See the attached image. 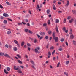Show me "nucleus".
Wrapping results in <instances>:
<instances>
[{"mask_svg": "<svg viewBox=\"0 0 76 76\" xmlns=\"http://www.w3.org/2000/svg\"><path fill=\"white\" fill-rule=\"evenodd\" d=\"M14 69L15 70H18L17 72H18V73H22V72L21 70L19 69V66H18L17 68H16V66H14Z\"/></svg>", "mask_w": 76, "mask_h": 76, "instance_id": "nucleus-1", "label": "nucleus"}, {"mask_svg": "<svg viewBox=\"0 0 76 76\" xmlns=\"http://www.w3.org/2000/svg\"><path fill=\"white\" fill-rule=\"evenodd\" d=\"M30 62L31 63H32V64H33V65L31 66V67H32L33 69H35V67L36 65L35 63H34V61H31Z\"/></svg>", "mask_w": 76, "mask_h": 76, "instance_id": "nucleus-2", "label": "nucleus"}, {"mask_svg": "<svg viewBox=\"0 0 76 76\" xmlns=\"http://www.w3.org/2000/svg\"><path fill=\"white\" fill-rule=\"evenodd\" d=\"M53 39H54L55 41L56 42H57L58 41V37H55L53 38Z\"/></svg>", "mask_w": 76, "mask_h": 76, "instance_id": "nucleus-3", "label": "nucleus"}, {"mask_svg": "<svg viewBox=\"0 0 76 76\" xmlns=\"http://www.w3.org/2000/svg\"><path fill=\"white\" fill-rule=\"evenodd\" d=\"M14 42H15V44H17V45H18V46L19 47V43H18V41H17V40H14Z\"/></svg>", "mask_w": 76, "mask_h": 76, "instance_id": "nucleus-4", "label": "nucleus"}, {"mask_svg": "<svg viewBox=\"0 0 76 76\" xmlns=\"http://www.w3.org/2000/svg\"><path fill=\"white\" fill-rule=\"evenodd\" d=\"M3 16L4 17H9V15L6 13H4L3 14Z\"/></svg>", "mask_w": 76, "mask_h": 76, "instance_id": "nucleus-5", "label": "nucleus"}, {"mask_svg": "<svg viewBox=\"0 0 76 76\" xmlns=\"http://www.w3.org/2000/svg\"><path fill=\"white\" fill-rule=\"evenodd\" d=\"M70 38L71 39H73L74 38V36L73 35V34L71 35L70 36Z\"/></svg>", "mask_w": 76, "mask_h": 76, "instance_id": "nucleus-6", "label": "nucleus"}, {"mask_svg": "<svg viewBox=\"0 0 76 76\" xmlns=\"http://www.w3.org/2000/svg\"><path fill=\"white\" fill-rule=\"evenodd\" d=\"M55 29L57 32H59V31H58V27H57V26H56V28H55Z\"/></svg>", "mask_w": 76, "mask_h": 76, "instance_id": "nucleus-7", "label": "nucleus"}, {"mask_svg": "<svg viewBox=\"0 0 76 76\" xmlns=\"http://www.w3.org/2000/svg\"><path fill=\"white\" fill-rule=\"evenodd\" d=\"M69 1H67V2L66 3V4L65 5V6H66V7H68V6H69Z\"/></svg>", "mask_w": 76, "mask_h": 76, "instance_id": "nucleus-8", "label": "nucleus"}, {"mask_svg": "<svg viewBox=\"0 0 76 76\" xmlns=\"http://www.w3.org/2000/svg\"><path fill=\"white\" fill-rule=\"evenodd\" d=\"M56 34V32H54L52 34V36L53 37V38H55V34Z\"/></svg>", "mask_w": 76, "mask_h": 76, "instance_id": "nucleus-9", "label": "nucleus"}, {"mask_svg": "<svg viewBox=\"0 0 76 76\" xmlns=\"http://www.w3.org/2000/svg\"><path fill=\"white\" fill-rule=\"evenodd\" d=\"M73 19L72 18L71 20H70L69 21V22L70 23H72L73 22Z\"/></svg>", "mask_w": 76, "mask_h": 76, "instance_id": "nucleus-10", "label": "nucleus"}, {"mask_svg": "<svg viewBox=\"0 0 76 76\" xmlns=\"http://www.w3.org/2000/svg\"><path fill=\"white\" fill-rule=\"evenodd\" d=\"M4 56L5 57H10V56L9 55L7 54H5L4 55Z\"/></svg>", "mask_w": 76, "mask_h": 76, "instance_id": "nucleus-11", "label": "nucleus"}, {"mask_svg": "<svg viewBox=\"0 0 76 76\" xmlns=\"http://www.w3.org/2000/svg\"><path fill=\"white\" fill-rule=\"evenodd\" d=\"M53 9L54 10H56V7L55 6V5H54V4H53Z\"/></svg>", "mask_w": 76, "mask_h": 76, "instance_id": "nucleus-12", "label": "nucleus"}, {"mask_svg": "<svg viewBox=\"0 0 76 76\" xmlns=\"http://www.w3.org/2000/svg\"><path fill=\"white\" fill-rule=\"evenodd\" d=\"M24 44H25V42H22L21 44V46H22V47H23Z\"/></svg>", "mask_w": 76, "mask_h": 76, "instance_id": "nucleus-13", "label": "nucleus"}, {"mask_svg": "<svg viewBox=\"0 0 76 76\" xmlns=\"http://www.w3.org/2000/svg\"><path fill=\"white\" fill-rule=\"evenodd\" d=\"M17 56L18 57V58H20L22 57H21V56H20V55H19V54H18L17 55Z\"/></svg>", "mask_w": 76, "mask_h": 76, "instance_id": "nucleus-14", "label": "nucleus"}, {"mask_svg": "<svg viewBox=\"0 0 76 76\" xmlns=\"http://www.w3.org/2000/svg\"><path fill=\"white\" fill-rule=\"evenodd\" d=\"M40 35L42 36L44 35H45V33L44 32H42L40 33Z\"/></svg>", "mask_w": 76, "mask_h": 76, "instance_id": "nucleus-15", "label": "nucleus"}, {"mask_svg": "<svg viewBox=\"0 0 76 76\" xmlns=\"http://www.w3.org/2000/svg\"><path fill=\"white\" fill-rule=\"evenodd\" d=\"M13 50L15 51H16L17 50H18V49L17 48L15 47L13 48Z\"/></svg>", "mask_w": 76, "mask_h": 76, "instance_id": "nucleus-16", "label": "nucleus"}, {"mask_svg": "<svg viewBox=\"0 0 76 76\" xmlns=\"http://www.w3.org/2000/svg\"><path fill=\"white\" fill-rule=\"evenodd\" d=\"M34 51H35V53H37L39 52V51H38V50L37 49H36V48L35 49Z\"/></svg>", "mask_w": 76, "mask_h": 76, "instance_id": "nucleus-17", "label": "nucleus"}, {"mask_svg": "<svg viewBox=\"0 0 76 76\" xmlns=\"http://www.w3.org/2000/svg\"><path fill=\"white\" fill-rule=\"evenodd\" d=\"M55 22L56 23H58L59 22V20L58 19H56Z\"/></svg>", "mask_w": 76, "mask_h": 76, "instance_id": "nucleus-18", "label": "nucleus"}, {"mask_svg": "<svg viewBox=\"0 0 76 76\" xmlns=\"http://www.w3.org/2000/svg\"><path fill=\"white\" fill-rule=\"evenodd\" d=\"M7 71H10V68L9 67H7Z\"/></svg>", "mask_w": 76, "mask_h": 76, "instance_id": "nucleus-19", "label": "nucleus"}, {"mask_svg": "<svg viewBox=\"0 0 76 76\" xmlns=\"http://www.w3.org/2000/svg\"><path fill=\"white\" fill-rule=\"evenodd\" d=\"M18 61L19 63H20V64H22V62L20 60H18Z\"/></svg>", "mask_w": 76, "mask_h": 76, "instance_id": "nucleus-20", "label": "nucleus"}, {"mask_svg": "<svg viewBox=\"0 0 76 76\" xmlns=\"http://www.w3.org/2000/svg\"><path fill=\"white\" fill-rule=\"evenodd\" d=\"M73 44L74 45H76V41L74 40L73 41Z\"/></svg>", "mask_w": 76, "mask_h": 76, "instance_id": "nucleus-21", "label": "nucleus"}, {"mask_svg": "<svg viewBox=\"0 0 76 76\" xmlns=\"http://www.w3.org/2000/svg\"><path fill=\"white\" fill-rule=\"evenodd\" d=\"M4 72L6 74H8V72H7L6 69H4Z\"/></svg>", "mask_w": 76, "mask_h": 76, "instance_id": "nucleus-22", "label": "nucleus"}, {"mask_svg": "<svg viewBox=\"0 0 76 76\" xmlns=\"http://www.w3.org/2000/svg\"><path fill=\"white\" fill-rule=\"evenodd\" d=\"M64 75H66V76H68V73L66 72H64Z\"/></svg>", "mask_w": 76, "mask_h": 76, "instance_id": "nucleus-23", "label": "nucleus"}, {"mask_svg": "<svg viewBox=\"0 0 76 76\" xmlns=\"http://www.w3.org/2000/svg\"><path fill=\"white\" fill-rule=\"evenodd\" d=\"M54 48V46H51L50 48V50H53Z\"/></svg>", "mask_w": 76, "mask_h": 76, "instance_id": "nucleus-24", "label": "nucleus"}, {"mask_svg": "<svg viewBox=\"0 0 76 76\" xmlns=\"http://www.w3.org/2000/svg\"><path fill=\"white\" fill-rule=\"evenodd\" d=\"M69 33V34H70V35H72V29H71Z\"/></svg>", "mask_w": 76, "mask_h": 76, "instance_id": "nucleus-25", "label": "nucleus"}, {"mask_svg": "<svg viewBox=\"0 0 76 76\" xmlns=\"http://www.w3.org/2000/svg\"><path fill=\"white\" fill-rule=\"evenodd\" d=\"M52 33V31H48V34H49V35H51V33Z\"/></svg>", "mask_w": 76, "mask_h": 76, "instance_id": "nucleus-26", "label": "nucleus"}, {"mask_svg": "<svg viewBox=\"0 0 76 76\" xmlns=\"http://www.w3.org/2000/svg\"><path fill=\"white\" fill-rule=\"evenodd\" d=\"M7 23V20H4V23H5V24Z\"/></svg>", "mask_w": 76, "mask_h": 76, "instance_id": "nucleus-27", "label": "nucleus"}, {"mask_svg": "<svg viewBox=\"0 0 76 76\" xmlns=\"http://www.w3.org/2000/svg\"><path fill=\"white\" fill-rule=\"evenodd\" d=\"M48 56H51V52H48Z\"/></svg>", "mask_w": 76, "mask_h": 76, "instance_id": "nucleus-28", "label": "nucleus"}, {"mask_svg": "<svg viewBox=\"0 0 76 76\" xmlns=\"http://www.w3.org/2000/svg\"><path fill=\"white\" fill-rule=\"evenodd\" d=\"M7 34H11V31H8L7 32Z\"/></svg>", "mask_w": 76, "mask_h": 76, "instance_id": "nucleus-29", "label": "nucleus"}, {"mask_svg": "<svg viewBox=\"0 0 76 76\" xmlns=\"http://www.w3.org/2000/svg\"><path fill=\"white\" fill-rule=\"evenodd\" d=\"M36 49L37 50H40V48L39 47H37Z\"/></svg>", "mask_w": 76, "mask_h": 76, "instance_id": "nucleus-30", "label": "nucleus"}, {"mask_svg": "<svg viewBox=\"0 0 76 76\" xmlns=\"http://www.w3.org/2000/svg\"><path fill=\"white\" fill-rule=\"evenodd\" d=\"M50 10H48L47 11V14H48L50 13Z\"/></svg>", "mask_w": 76, "mask_h": 76, "instance_id": "nucleus-31", "label": "nucleus"}, {"mask_svg": "<svg viewBox=\"0 0 76 76\" xmlns=\"http://www.w3.org/2000/svg\"><path fill=\"white\" fill-rule=\"evenodd\" d=\"M48 25H50V20H48Z\"/></svg>", "mask_w": 76, "mask_h": 76, "instance_id": "nucleus-32", "label": "nucleus"}, {"mask_svg": "<svg viewBox=\"0 0 76 76\" xmlns=\"http://www.w3.org/2000/svg\"><path fill=\"white\" fill-rule=\"evenodd\" d=\"M70 63V61H66V64H68V63Z\"/></svg>", "mask_w": 76, "mask_h": 76, "instance_id": "nucleus-33", "label": "nucleus"}, {"mask_svg": "<svg viewBox=\"0 0 76 76\" xmlns=\"http://www.w3.org/2000/svg\"><path fill=\"white\" fill-rule=\"evenodd\" d=\"M3 55H4V53L0 52V56H3Z\"/></svg>", "mask_w": 76, "mask_h": 76, "instance_id": "nucleus-34", "label": "nucleus"}, {"mask_svg": "<svg viewBox=\"0 0 76 76\" xmlns=\"http://www.w3.org/2000/svg\"><path fill=\"white\" fill-rule=\"evenodd\" d=\"M5 46L6 47V48H9V45H8L7 44H6L5 45Z\"/></svg>", "mask_w": 76, "mask_h": 76, "instance_id": "nucleus-35", "label": "nucleus"}, {"mask_svg": "<svg viewBox=\"0 0 76 76\" xmlns=\"http://www.w3.org/2000/svg\"><path fill=\"white\" fill-rule=\"evenodd\" d=\"M37 42V39H35L34 40V43H36Z\"/></svg>", "mask_w": 76, "mask_h": 76, "instance_id": "nucleus-36", "label": "nucleus"}, {"mask_svg": "<svg viewBox=\"0 0 76 76\" xmlns=\"http://www.w3.org/2000/svg\"><path fill=\"white\" fill-rule=\"evenodd\" d=\"M28 29H25V32H28Z\"/></svg>", "mask_w": 76, "mask_h": 76, "instance_id": "nucleus-37", "label": "nucleus"}, {"mask_svg": "<svg viewBox=\"0 0 76 76\" xmlns=\"http://www.w3.org/2000/svg\"><path fill=\"white\" fill-rule=\"evenodd\" d=\"M6 3L7 4V5H10L11 4L9 2H7Z\"/></svg>", "mask_w": 76, "mask_h": 76, "instance_id": "nucleus-38", "label": "nucleus"}, {"mask_svg": "<svg viewBox=\"0 0 76 76\" xmlns=\"http://www.w3.org/2000/svg\"><path fill=\"white\" fill-rule=\"evenodd\" d=\"M60 63L59 62L57 65V67H59V65H60Z\"/></svg>", "mask_w": 76, "mask_h": 76, "instance_id": "nucleus-39", "label": "nucleus"}, {"mask_svg": "<svg viewBox=\"0 0 76 76\" xmlns=\"http://www.w3.org/2000/svg\"><path fill=\"white\" fill-rule=\"evenodd\" d=\"M70 18H71V17L70 16H69L67 18V19L68 20L70 19Z\"/></svg>", "mask_w": 76, "mask_h": 76, "instance_id": "nucleus-40", "label": "nucleus"}, {"mask_svg": "<svg viewBox=\"0 0 76 76\" xmlns=\"http://www.w3.org/2000/svg\"><path fill=\"white\" fill-rule=\"evenodd\" d=\"M24 20L25 21V22H28V20L27 19H24Z\"/></svg>", "mask_w": 76, "mask_h": 76, "instance_id": "nucleus-41", "label": "nucleus"}, {"mask_svg": "<svg viewBox=\"0 0 76 76\" xmlns=\"http://www.w3.org/2000/svg\"><path fill=\"white\" fill-rule=\"evenodd\" d=\"M28 32L29 33H30V34H32V31H31L30 30H29L28 31Z\"/></svg>", "mask_w": 76, "mask_h": 76, "instance_id": "nucleus-42", "label": "nucleus"}, {"mask_svg": "<svg viewBox=\"0 0 76 76\" xmlns=\"http://www.w3.org/2000/svg\"><path fill=\"white\" fill-rule=\"evenodd\" d=\"M45 39H48V36H46L45 37Z\"/></svg>", "mask_w": 76, "mask_h": 76, "instance_id": "nucleus-43", "label": "nucleus"}, {"mask_svg": "<svg viewBox=\"0 0 76 76\" xmlns=\"http://www.w3.org/2000/svg\"><path fill=\"white\" fill-rule=\"evenodd\" d=\"M0 8H1V9H3V7L2 5H0Z\"/></svg>", "mask_w": 76, "mask_h": 76, "instance_id": "nucleus-44", "label": "nucleus"}, {"mask_svg": "<svg viewBox=\"0 0 76 76\" xmlns=\"http://www.w3.org/2000/svg\"><path fill=\"white\" fill-rule=\"evenodd\" d=\"M8 19L10 20V21H11V22H12V19H10V18H8Z\"/></svg>", "mask_w": 76, "mask_h": 76, "instance_id": "nucleus-45", "label": "nucleus"}, {"mask_svg": "<svg viewBox=\"0 0 76 76\" xmlns=\"http://www.w3.org/2000/svg\"><path fill=\"white\" fill-rule=\"evenodd\" d=\"M63 31H65L66 30V28L65 27H64L63 28Z\"/></svg>", "mask_w": 76, "mask_h": 76, "instance_id": "nucleus-46", "label": "nucleus"}, {"mask_svg": "<svg viewBox=\"0 0 76 76\" xmlns=\"http://www.w3.org/2000/svg\"><path fill=\"white\" fill-rule=\"evenodd\" d=\"M27 45L28 46H31V45H30V44H29V43H28L27 44Z\"/></svg>", "mask_w": 76, "mask_h": 76, "instance_id": "nucleus-47", "label": "nucleus"}, {"mask_svg": "<svg viewBox=\"0 0 76 76\" xmlns=\"http://www.w3.org/2000/svg\"><path fill=\"white\" fill-rule=\"evenodd\" d=\"M55 50H54L52 53V54H54L55 53Z\"/></svg>", "mask_w": 76, "mask_h": 76, "instance_id": "nucleus-48", "label": "nucleus"}, {"mask_svg": "<svg viewBox=\"0 0 76 76\" xmlns=\"http://www.w3.org/2000/svg\"><path fill=\"white\" fill-rule=\"evenodd\" d=\"M46 25H47V24H46V23H45L43 24V26H46Z\"/></svg>", "mask_w": 76, "mask_h": 76, "instance_id": "nucleus-49", "label": "nucleus"}, {"mask_svg": "<svg viewBox=\"0 0 76 76\" xmlns=\"http://www.w3.org/2000/svg\"><path fill=\"white\" fill-rule=\"evenodd\" d=\"M64 41V39H61V41L62 42H63V41Z\"/></svg>", "mask_w": 76, "mask_h": 76, "instance_id": "nucleus-50", "label": "nucleus"}, {"mask_svg": "<svg viewBox=\"0 0 76 76\" xmlns=\"http://www.w3.org/2000/svg\"><path fill=\"white\" fill-rule=\"evenodd\" d=\"M42 7V4H40V8H41Z\"/></svg>", "mask_w": 76, "mask_h": 76, "instance_id": "nucleus-51", "label": "nucleus"}, {"mask_svg": "<svg viewBox=\"0 0 76 76\" xmlns=\"http://www.w3.org/2000/svg\"><path fill=\"white\" fill-rule=\"evenodd\" d=\"M28 50L29 51H30V50H31V48L29 47H28Z\"/></svg>", "mask_w": 76, "mask_h": 76, "instance_id": "nucleus-52", "label": "nucleus"}, {"mask_svg": "<svg viewBox=\"0 0 76 76\" xmlns=\"http://www.w3.org/2000/svg\"><path fill=\"white\" fill-rule=\"evenodd\" d=\"M27 26H30V24H29V23H27Z\"/></svg>", "mask_w": 76, "mask_h": 76, "instance_id": "nucleus-53", "label": "nucleus"}, {"mask_svg": "<svg viewBox=\"0 0 76 76\" xmlns=\"http://www.w3.org/2000/svg\"><path fill=\"white\" fill-rule=\"evenodd\" d=\"M66 20L65 19H64V23H66Z\"/></svg>", "mask_w": 76, "mask_h": 76, "instance_id": "nucleus-54", "label": "nucleus"}, {"mask_svg": "<svg viewBox=\"0 0 76 76\" xmlns=\"http://www.w3.org/2000/svg\"><path fill=\"white\" fill-rule=\"evenodd\" d=\"M37 10H39V11H41V9H40L38 8V7H37Z\"/></svg>", "mask_w": 76, "mask_h": 76, "instance_id": "nucleus-55", "label": "nucleus"}, {"mask_svg": "<svg viewBox=\"0 0 76 76\" xmlns=\"http://www.w3.org/2000/svg\"><path fill=\"white\" fill-rule=\"evenodd\" d=\"M58 50L61 51H62V49L61 48H60L58 49Z\"/></svg>", "mask_w": 76, "mask_h": 76, "instance_id": "nucleus-56", "label": "nucleus"}, {"mask_svg": "<svg viewBox=\"0 0 76 76\" xmlns=\"http://www.w3.org/2000/svg\"><path fill=\"white\" fill-rule=\"evenodd\" d=\"M49 45L48 44L47 46H46V48H48V46Z\"/></svg>", "mask_w": 76, "mask_h": 76, "instance_id": "nucleus-57", "label": "nucleus"}, {"mask_svg": "<svg viewBox=\"0 0 76 76\" xmlns=\"http://www.w3.org/2000/svg\"><path fill=\"white\" fill-rule=\"evenodd\" d=\"M65 44L66 46H68V43L67 42H66Z\"/></svg>", "mask_w": 76, "mask_h": 76, "instance_id": "nucleus-58", "label": "nucleus"}, {"mask_svg": "<svg viewBox=\"0 0 76 76\" xmlns=\"http://www.w3.org/2000/svg\"><path fill=\"white\" fill-rule=\"evenodd\" d=\"M72 12L73 13V14H75V10H73Z\"/></svg>", "mask_w": 76, "mask_h": 76, "instance_id": "nucleus-59", "label": "nucleus"}, {"mask_svg": "<svg viewBox=\"0 0 76 76\" xmlns=\"http://www.w3.org/2000/svg\"><path fill=\"white\" fill-rule=\"evenodd\" d=\"M37 37H38L39 38V37H40V36L38 35V34H37Z\"/></svg>", "mask_w": 76, "mask_h": 76, "instance_id": "nucleus-60", "label": "nucleus"}, {"mask_svg": "<svg viewBox=\"0 0 76 76\" xmlns=\"http://www.w3.org/2000/svg\"><path fill=\"white\" fill-rule=\"evenodd\" d=\"M53 3H56V0H54L53 1Z\"/></svg>", "mask_w": 76, "mask_h": 76, "instance_id": "nucleus-61", "label": "nucleus"}, {"mask_svg": "<svg viewBox=\"0 0 76 76\" xmlns=\"http://www.w3.org/2000/svg\"><path fill=\"white\" fill-rule=\"evenodd\" d=\"M61 4V3L60 2H58V4Z\"/></svg>", "mask_w": 76, "mask_h": 76, "instance_id": "nucleus-62", "label": "nucleus"}, {"mask_svg": "<svg viewBox=\"0 0 76 76\" xmlns=\"http://www.w3.org/2000/svg\"><path fill=\"white\" fill-rule=\"evenodd\" d=\"M52 39V37H50V40L51 41V39Z\"/></svg>", "mask_w": 76, "mask_h": 76, "instance_id": "nucleus-63", "label": "nucleus"}, {"mask_svg": "<svg viewBox=\"0 0 76 76\" xmlns=\"http://www.w3.org/2000/svg\"><path fill=\"white\" fill-rule=\"evenodd\" d=\"M65 32L66 33H67V32H68V30H65Z\"/></svg>", "mask_w": 76, "mask_h": 76, "instance_id": "nucleus-64", "label": "nucleus"}]
</instances>
